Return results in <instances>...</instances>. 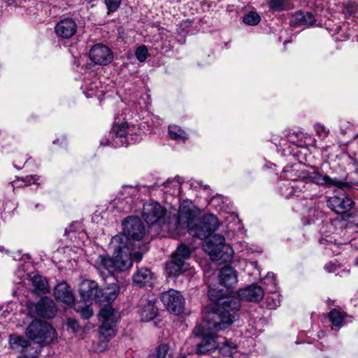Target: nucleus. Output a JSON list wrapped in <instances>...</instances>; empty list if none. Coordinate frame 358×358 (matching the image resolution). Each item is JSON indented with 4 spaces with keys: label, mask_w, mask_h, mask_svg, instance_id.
I'll list each match as a JSON object with an SVG mask.
<instances>
[{
    "label": "nucleus",
    "mask_w": 358,
    "mask_h": 358,
    "mask_svg": "<svg viewBox=\"0 0 358 358\" xmlns=\"http://www.w3.org/2000/svg\"><path fill=\"white\" fill-rule=\"evenodd\" d=\"M127 130L128 124L127 122L115 124L110 130V135L113 138L112 145L115 147L127 146Z\"/></svg>",
    "instance_id": "f3484780"
},
{
    "label": "nucleus",
    "mask_w": 358,
    "mask_h": 358,
    "mask_svg": "<svg viewBox=\"0 0 358 358\" xmlns=\"http://www.w3.org/2000/svg\"><path fill=\"white\" fill-rule=\"evenodd\" d=\"M203 250L207 252L213 261L227 262L230 261L234 255V250L230 245L225 243L222 235L214 234L203 245Z\"/></svg>",
    "instance_id": "20e7f679"
},
{
    "label": "nucleus",
    "mask_w": 358,
    "mask_h": 358,
    "mask_svg": "<svg viewBox=\"0 0 358 358\" xmlns=\"http://www.w3.org/2000/svg\"><path fill=\"white\" fill-rule=\"evenodd\" d=\"M38 353L36 352L35 355H28L27 354H23L17 358H37Z\"/></svg>",
    "instance_id": "49530a36"
},
{
    "label": "nucleus",
    "mask_w": 358,
    "mask_h": 358,
    "mask_svg": "<svg viewBox=\"0 0 358 358\" xmlns=\"http://www.w3.org/2000/svg\"><path fill=\"white\" fill-rule=\"evenodd\" d=\"M122 0H104L105 5L107 8V14L116 11L120 6Z\"/></svg>",
    "instance_id": "e433bc0d"
},
{
    "label": "nucleus",
    "mask_w": 358,
    "mask_h": 358,
    "mask_svg": "<svg viewBox=\"0 0 358 358\" xmlns=\"http://www.w3.org/2000/svg\"><path fill=\"white\" fill-rule=\"evenodd\" d=\"M314 127L315 131L320 137L325 138L328 136L329 131L324 125L317 123Z\"/></svg>",
    "instance_id": "ea45409f"
},
{
    "label": "nucleus",
    "mask_w": 358,
    "mask_h": 358,
    "mask_svg": "<svg viewBox=\"0 0 358 358\" xmlns=\"http://www.w3.org/2000/svg\"><path fill=\"white\" fill-rule=\"evenodd\" d=\"M171 357L169 345L161 344L157 348L155 352L150 356V358H171Z\"/></svg>",
    "instance_id": "c756f323"
},
{
    "label": "nucleus",
    "mask_w": 358,
    "mask_h": 358,
    "mask_svg": "<svg viewBox=\"0 0 358 358\" xmlns=\"http://www.w3.org/2000/svg\"><path fill=\"white\" fill-rule=\"evenodd\" d=\"M9 344L13 350L22 352L30 346V341L22 336L12 334L9 337Z\"/></svg>",
    "instance_id": "bb28decb"
},
{
    "label": "nucleus",
    "mask_w": 358,
    "mask_h": 358,
    "mask_svg": "<svg viewBox=\"0 0 358 358\" xmlns=\"http://www.w3.org/2000/svg\"><path fill=\"white\" fill-rule=\"evenodd\" d=\"M324 268L327 272H334L336 271V265L335 264L329 262L325 265Z\"/></svg>",
    "instance_id": "c03bdc74"
},
{
    "label": "nucleus",
    "mask_w": 358,
    "mask_h": 358,
    "mask_svg": "<svg viewBox=\"0 0 358 358\" xmlns=\"http://www.w3.org/2000/svg\"><path fill=\"white\" fill-rule=\"evenodd\" d=\"M54 295L57 300L71 305L74 301V296L69 285L65 282L58 283L54 290Z\"/></svg>",
    "instance_id": "6ab92c4d"
},
{
    "label": "nucleus",
    "mask_w": 358,
    "mask_h": 358,
    "mask_svg": "<svg viewBox=\"0 0 358 358\" xmlns=\"http://www.w3.org/2000/svg\"><path fill=\"white\" fill-rule=\"evenodd\" d=\"M124 239V237H113L111 244L114 247L113 256L109 257L99 255L96 259L94 266L103 277L126 271L131 268L133 261L139 262L141 260L142 253L127 245Z\"/></svg>",
    "instance_id": "7ed1b4c3"
},
{
    "label": "nucleus",
    "mask_w": 358,
    "mask_h": 358,
    "mask_svg": "<svg viewBox=\"0 0 358 358\" xmlns=\"http://www.w3.org/2000/svg\"><path fill=\"white\" fill-rule=\"evenodd\" d=\"M85 94L87 98L93 96L94 95L93 87H91L87 92H85Z\"/></svg>",
    "instance_id": "de8ad7c7"
},
{
    "label": "nucleus",
    "mask_w": 358,
    "mask_h": 358,
    "mask_svg": "<svg viewBox=\"0 0 358 358\" xmlns=\"http://www.w3.org/2000/svg\"><path fill=\"white\" fill-rule=\"evenodd\" d=\"M27 336L40 344H49L55 337V331L52 327L40 320H34L26 329Z\"/></svg>",
    "instance_id": "6e6552de"
},
{
    "label": "nucleus",
    "mask_w": 358,
    "mask_h": 358,
    "mask_svg": "<svg viewBox=\"0 0 358 358\" xmlns=\"http://www.w3.org/2000/svg\"><path fill=\"white\" fill-rule=\"evenodd\" d=\"M315 22L314 15L310 12L299 11L292 17L290 23L293 26H310Z\"/></svg>",
    "instance_id": "5701e85b"
},
{
    "label": "nucleus",
    "mask_w": 358,
    "mask_h": 358,
    "mask_svg": "<svg viewBox=\"0 0 358 358\" xmlns=\"http://www.w3.org/2000/svg\"><path fill=\"white\" fill-rule=\"evenodd\" d=\"M264 284L268 285L271 284L273 285V288L276 287V280L273 273H268L264 278Z\"/></svg>",
    "instance_id": "a19ab883"
},
{
    "label": "nucleus",
    "mask_w": 358,
    "mask_h": 358,
    "mask_svg": "<svg viewBox=\"0 0 358 358\" xmlns=\"http://www.w3.org/2000/svg\"><path fill=\"white\" fill-rule=\"evenodd\" d=\"M259 15L254 11H251L243 17L245 24L250 26L257 25L260 22Z\"/></svg>",
    "instance_id": "2f4dec72"
},
{
    "label": "nucleus",
    "mask_w": 358,
    "mask_h": 358,
    "mask_svg": "<svg viewBox=\"0 0 358 358\" xmlns=\"http://www.w3.org/2000/svg\"><path fill=\"white\" fill-rule=\"evenodd\" d=\"M191 252L189 248L185 245H180L178 247L176 252L173 255V257H177L179 259H183V262L186 259L190 256Z\"/></svg>",
    "instance_id": "f704fd0d"
},
{
    "label": "nucleus",
    "mask_w": 358,
    "mask_h": 358,
    "mask_svg": "<svg viewBox=\"0 0 358 358\" xmlns=\"http://www.w3.org/2000/svg\"><path fill=\"white\" fill-rule=\"evenodd\" d=\"M38 180V176H26L24 179L23 180V182H24V185H30L31 184L37 183L36 181Z\"/></svg>",
    "instance_id": "79ce46f5"
},
{
    "label": "nucleus",
    "mask_w": 358,
    "mask_h": 358,
    "mask_svg": "<svg viewBox=\"0 0 358 358\" xmlns=\"http://www.w3.org/2000/svg\"><path fill=\"white\" fill-rule=\"evenodd\" d=\"M142 215L148 224H158L164 231H167L173 236L181 234L182 229H187L192 236L205 239L209 237L219 226L217 218L212 214L205 215L201 219L195 220L194 212L187 201H184L180 205L178 216L174 215L172 221L168 222L164 221L166 215V209L157 202L145 203L143 205Z\"/></svg>",
    "instance_id": "f257e3e1"
},
{
    "label": "nucleus",
    "mask_w": 358,
    "mask_h": 358,
    "mask_svg": "<svg viewBox=\"0 0 358 358\" xmlns=\"http://www.w3.org/2000/svg\"><path fill=\"white\" fill-rule=\"evenodd\" d=\"M117 292L115 289H112L110 288L101 289L98 286L94 301L99 303L105 302L109 303L114 301L117 298Z\"/></svg>",
    "instance_id": "a878e982"
},
{
    "label": "nucleus",
    "mask_w": 358,
    "mask_h": 358,
    "mask_svg": "<svg viewBox=\"0 0 358 358\" xmlns=\"http://www.w3.org/2000/svg\"><path fill=\"white\" fill-rule=\"evenodd\" d=\"M165 268L169 276L178 275L186 269L185 263L183 259L172 256L171 260L166 263Z\"/></svg>",
    "instance_id": "b1692460"
},
{
    "label": "nucleus",
    "mask_w": 358,
    "mask_h": 358,
    "mask_svg": "<svg viewBox=\"0 0 358 358\" xmlns=\"http://www.w3.org/2000/svg\"><path fill=\"white\" fill-rule=\"evenodd\" d=\"M155 303V299H146L142 301L140 314L143 321L149 322L157 315L158 308L156 307Z\"/></svg>",
    "instance_id": "412c9836"
},
{
    "label": "nucleus",
    "mask_w": 358,
    "mask_h": 358,
    "mask_svg": "<svg viewBox=\"0 0 358 358\" xmlns=\"http://www.w3.org/2000/svg\"><path fill=\"white\" fill-rule=\"evenodd\" d=\"M101 144H102L103 145H108L109 143H108V141H107L106 143H103V142H101Z\"/></svg>",
    "instance_id": "8fccbe9b"
},
{
    "label": "nucleus",
    "mask_w": 358,
    "mask_h": 358,
    "mask_svg": "<svg viewBox=\"0 0 358 358\" xmlns=\"http://www.w3.org/2000/svg\"><path fill=\"white\" fill-rule=\"evenodd\" d=\"M220 350L226 356L231 357L236 352V345L231 341H226Z\"/></svg>",
    "instance_id": "473e14b6"
},
{
    "label": "nucleus",
    "mask_w": 358,
    "mask_h": 358,
    "mask_svg": "<svg viewBox=\"0 0 358 358\" xmlns=\"http://www.w3.org/2000/svg\"><path fill=\"white\" fill-rule=\"evenodd\" d=\"M89 57L94 64L103 66L110 63L113 58L110 50L101 43L96 44L91 48Z\"/></svg>",
    "instance_id": "9d476101"
},
{
    "label": "nucleus",
    "mask_w": 358,
    "mask_h": 358,
    "mask_svg": "<svg viewBox=\"0 0 358 358\" xmlns=\"http://www.w3.org/2000/svg\"><path fill=\"white\" fill-rule=\"evenodd\" d=\"M36 310L39 316L46 318H52L56 313L54 301L48 297L42 298L36 304Z\"/></svg>",
    "instance_id": "aec40b11"
},
{
    "label": "nucleus",
    "mask_w": 358,
    "mask_h": 358,
    "mask_svg": "<svg viewBox=\"0 0 358 358\" xmlns=\"http://www.w3.org/2000/svg\"><path fill=\"white\" fill-rule=\"evenodd\" d=\"M357 171H358V168H357Z\"/></svg>",
    "instance_id": "6e6d98bb"
},
{
    "label": "nucleus",
    "mask_w": 358,
    "mask_h": 358,
    "mask_svg": "<svg viewBox=\"0 0 358 358\" xmlns=\"http://www.w3.org/2000/svg\"><path fill=\"white\" fill-rule=\"evenodd\" d=\"M161 299L169 311L176 315L182 313L185 308V299L177 290L169 289L163 292Z\"/></svg>",
    "instance_id": "1a4fd4ad"
},
{
    "label": "nucleus",
    "mask_w": 358,
    "mask_h": 358,
    "mask_svg": "<svg viewBox=\"0 0 358 358\" xmlns=\"http://www.w3.org/2000/svg\"><path fill=\"white\" fill-rule=\"evenodd\" d=\"M99 317L102 320L99 327L100 339L107 343L115 335V324L120 315L111 306L106 305L100 310Z\"/></svg>",
    "instance_id": "39448f33"
},
{
    "label": "nucleus",
    "mask_w": 358,
    "mask_h": 358,
    "mask_svg": "<svg viewBox=\"0 0 358 358\" xmlns=\"http://www.w3.org/2000/svg\"><path fill=\"white\" fill-rule=\"evenodd\" d=\"M355 265L358 266V257L355 259Z\"/></svg>",
    "instance_id": "09e8293b"
},
{
    "label": "nucleus",
    "mask_w": 358,
    "mask_h": 358,
    "mask_svg": "<svg viewBox=\"0 0 358 358\" xmlns=\"http://www.w3.org/2000/svg\"><path fill=\"white\" fill-rule=\"evenodd\" d=\"M330 321L335 327H341L343 326L344 315L341 311L333 309L329 314Z\"/></svg>",
    "instance_id": "7c9ffc66"
},
{
    "label": "nucleus",
    "mask_w": 358,
    "mask_h": 358,
    "mask_svg": "<svg viewBox=\"0 0 358 358\" xmlns=\"http://www.w3.org/2000/svg\"><path fill=\"white\" fill-rule=\"evenodd\" d=\"M98 284L94 280H84L79 285V294L83 303H92L94 301Z\"/></svg>",
    "instance_id": "2eb2a0df"
},
{
    "label": "nucleus",
    "mask_w": 358,
    "mask_h": 358,
    "mask_svg": "<svg viewBox=\"0 0 358 358\" xmlns=\"http://www.w3.org/2000/svg\"><path fill=\"white\" fill-rule=\"evenodd\" d=\"M323 334V331H321L320 336H322Z\"/></svg>",
    "instance_id": "603ef678"
},
{
    "label": "nucleus",
    "mask_w": 358,
    "mask_h": 358,
    "mask_svg": "<svg viewBox=\"0 0 358 358\" xmlns=\"http://www.w3.org/2000/svg\"><path fill=\"white\" fill-rule=\"evenodd\" d=\"M215 329H208L206 323L203 322L197 324L193 329V334L196 336H203L201 341L196 345V352L200 355H204L217 349L221 343L217 340V336L214 335Z\"/></svg>",
    "instance_id": "423d86ee"
},
{
    "label": "nucleus",
    "mask_w": 358,
    "mask_h": 358,
    "mask_svg": "<svg viewBox=\"0 0 358 358\" xmlns=\"http://www.w3.org/2000/svg\"><path fill=\"white\" fill-rule=\"evenodd\" d=\"M327 205L335 213L343 214L352 208L353 201L350 197L343 194L330 197L327 200Z\"/></svg>",
    "instance_id": "f8f14e48"
},
{
    "label": "nucleus",
    "mask_w": 358,
    "mask_h": 358,
    "mask_svg": "<svg viewBox=\"0 0 358 358\" xmlns=\"http://www.w3.org/2000/svg\"><path fill=\"white\" fill-rule=\"evenodd\" d=\"M208 297L214 302L203 313V320L208 329L221 331L228 328L236 320L241 304L237 298L226 296L222 290L217 291L209 286Z\"/></svg>",
    "instance_id": "f03ea898"
},
{
    "label": "nucleus",
    "mask_w": 358,
    "mask_h": 358,
    "mask_svg": "<svg viewBox=\"0 0 358 358\" xmlns=\"http://www.w3.org/2000/svg\"><path fill=\"white\" fill-rule=\"evenodd\" d=\"M148 52L146 46L141 45L136 50L135 56L140 62H143L148 57Z\"/></svg>",
    "instance_id": "58836bf2"
},
{
    "label": "nucleus",
    "mask_w": 358,
    "mask_h": 358,
    "mask_svg": "<svg viewBox=\"0 0 358 358\" xmlns=\"http://www.w3.org/2000/svg\"><path fill=\"white\" fill-rule=\"evenodd\" d=\"M90 304L85 303H83V305L75 304V310L80 312L84 319H89L92 315V310Z\"/></svg>",
    "instance_id": "72a5a7b5"
},
{
    "label": "nucleus",
    "mask_w": 358,
    "mask_h": 358,
    "mask_svg": "<svg viewBox=\"0 0 358 358\" xmlns=\"http://www.w3.org/2000/svg\"><path fill=\"white\" fill-rule=\"evenodd\" d=\"M218 276L220 285L224 287L227 292L233 289L238 282L237 272L229 266L220 268Z\"/></svg>",
    "instance_id": "4468645a"
},
{
    "label": "nucleus",
    "mask_w": 358,
    "mask_h": 358,
    "mask_svg": "<svg viewBox=\"0 0 358 358\" xmlns=\"http://www.w3.org/2000/svg\"><path fill=\"white\" fill-rule=\"evenodd\" d=\"M153 281V273L148 268H139L133 275V282L140 287L151 285Z\"/></svg>",
    "instance_id": "4be33fe9"
},
{
    "label": "nucleus",
    "mask_w": 358,
    "mask_h": 358,
    "mask_svg": "<svg viewBox=\"0 0 358 358\" xmlns=\"http://www.w3.org/2000/svg\"><path fill=\"white\" fill-rule=\"evenodd\" d=\"M138 193V189L137 187L126 185L122 187L121 191L118 195V200L128 199L127 203L132 201V197L136 196Z\"/></svg>",
    "instance_id": "cd10ccee"
},
{
    "label": "nucleus",
    "mask_w": 358,
    "mask_h": 358,
    "mask_svg": "<svg viewBox=\"0 0 358 358\" xmlns=\"http://www.w3.org/2000/svg\"><path fill=\"white\" fill-rule=\"evenodd\" d=\"M123 234L115 237H124V242L130 248L136 249V244L131 241H140L145 236V227L137 217H129L122 222Z\"/></svg>",
    "instance_id": "0eeeda50"
},
{
    "label": "nucleus",
    "mask_w": 358,
    "mask_h": 358,
    "mask_svg": "<svg viewBox=\"0 0 358 358\" xmlns=\"http://www.w3.org/2000/svg\"><path fill=\"white\" fill-rule=\"evenodd\" d=\"M323 334V331H321L320 336H322Z\"/></svg>",
    "instance_id": "864d4df0"
},
{
    "label": "nucleus",
    "mask_w": 358,
    "mask_h": 358,
    "mask_svg": "<svg viewBox=\"0 0 358 358\" xmlns=\"http://www.w3.org/2000/svg\"><path fill=\"white\" fill-rule=\"evenodd\" d=\"M280 304V296L277 293H273L272 296L267 298V305L271 309H275Z\"/></svg>",
    "instance_id": "4c0bfd02"
},
{
    "label": "nucleus",
    "mask_w": 358,
    "mask_h": 358,
    "mask_svg": "<svg viewBox=\"0 0 358 358\" xmlns=\"http://www.w3.org/2000/svg\"><path fill=\"white\" fill-rule=\"evenodd\" d=\"M179 177H176L173 179H168L163 183V188L162 189L164 193L171 196H179L181 192V185L182 184Z\"/></svg>",
    "instance_id": "393cba45"
},
{
    "label": "nucleus",
    "mask_w": 358,
    "mask_h": 358,
    "mask_svg": "<svg viewBox=\"0 0 358 358\" xmlns=\"http://www.w3.org/2000/svg\"><path fill=\"white\" fill-rule=\"evenodd\" d=\"M308 179L317 185H324L327 187L335 186L342 189L348 188L349 186L347 183L338 180L337 178H331L327 176H323L319 172H313L308 175Z\"/></svg>",
    "instance_id": "dca6fc26"
},
{
    "label": "nucleus",
    "mask_w": 358,
    "mask_h": 358,
    "mask_svg": "<svg viewBox=\"0 0 358 358\" xmlns=\"http://www.w3.org/2000/svg\"><path fill=\"white\" fill-rule=\"evenodd\" d=\"M16 275H17L20 279L25 276L24 271L20 270L17 271ZM26 275L31 282L33 292L37 295L45 294L49 292L48 282L45 278L34 273H27Z\"/></svg>",
    "instance_id": "9b49d317"
},
{
    "label": "nucleus",
    "mask_w": 358,
    "mask_h": 358,
    "mask_svg": "<svg viewBox=\"0 0 358 358\" xmlns=\"http://www.w3.org/2000/svg\"><path fill=\"white\" fill-rule=\"evenodd\" d=\"M299 187H300L299 184L296 185H292L291 187V191L289 193V194H286L285 193H283V194H285V197L288 199L292 196V192H296V189H299Z\"/></svg>",
    "instance_id": "a18cd8bd"
},
{
    "label": "nucleus",
    "mask_w": 358,
    "mask_h": 358,
    "mask_svg": "<svg viewBox=\"0 0 358 358\" xmlns=\"http://www.w3.org/2000/svg\"><path fill=\"white\" fill-rule=\"evenodd\" d=\"M67 326L71 328L73 332H76L79 328V324L77 320L71 318L67 321Z\"/></svg>",
    "instance_id": "37998d69"
},
{
    "label": "nucleus",
    "mask_w": 358,
    "mask_h": 358,
    "mask_svg": "<svg viewBox=\"0 0 358 358\" xmlns=\"http://www.w3.org/2000/svg\"><path fill=\"white\" fill-rule=\"evenodd\" d=\"M288 1L289 0H271L269 6L275 11H281L287 8Z\"/></svg>",
    "instance_id": "c9c22d12"
},
{
    "label": "nucleus",
    "mask_w": 358,
    "mask_h": 358,
    "mask_svg": "<svg viewBox=\"0 0 358 358\" xmlns=\"http://www.w3.org/2000/svg\"><path fill=\"white\" fill-rule=\"evenodd\" d=\"M69 231H71V227H69ZM69 232V229H66L65 230V233L67 234Z\"/></svg>",
    "instance_id": "3c124183"
},
{
    "label": "nucleus",
    "mask_w": 358,
    "mask_h": 358,
    "mask_svg": "<svg viewBox=\"0 0 358 358\" xmlns=\"http://www.w3.org/2000/svg\"><path fill=\"white\" fill-rule=\"evenodd\" d=\"M77 31V24L71 17H66L57 22L55 27L56 35L62 38H71Z\"/></svg>",
    "instance_id": "ddd939ff"
},
{
    "label": "nucleus",
    "mask_w": 358,
    "mask_h": 358,
    "mask_svg": "<svg viewBox=\"0 0 358 358\" xmlns=\"http://www.w3.org/2000/svg\"><path fill=\"white\" fill-rule=\"evenodd\" d=\"M180 358H186V357H180Z\"/></svg>",
    "instance_id": "5fc2aeb1"
},
{
    "label": "nucleus",
    "mask_w": 358,
    "mask_h": 358,
    "mask_svg": "<svg viewBox=\"0 0 358 358\" xmlns=\"http://www.w3.org/2000/svg\"><path fill=\"white\" fill-rule=\"evenodd\" d=\"M169 132L170 137L177 141H185L188 138L187 133L177 125L169 126Z\"/></svg>",
    "instance_id": "c85d7f7f"
},
{
    "label": "nucleus",
    "mask_w": 358,
    "mask_h": 358,
    "mask_svg": "<svg viewBox=\"0 0 358 358\" xmlns=\"http://www.w3.org/2000/svg\"><path fill=\"white\" fill-rule=\"evenodd\" d=\"M239 297L248 301L259 302L264 296V289L259 285H251L238 291Z\"/></svg>",
    "instance_id": "a211bd4d"
}]
</instances>
